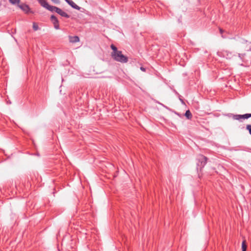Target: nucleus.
Returning <instances> with one entry per match:
<instances>
[{
  "label": "nucleus",
  "instance_id": "nucleus-15",
  "mask_svg": "<svg viewBox=\"0 0 251 251\" xmlns=\"http://www.w3.org/2000/svg\"><path fill=\"white\" fill-rule=\"evenodd\" d=\"M52 1H53L54 3H58L59 2V0H51Z\"/></svg>",
  "mask_w": 251,
  "mask_h": 251
},
{
  "label": "nucleus",
  "instance_id": "nucleus-19",
  "mask_svg": "<svg viewBox=\"0 0 251 251\" xmlns=\"http://www.w3.org/2000/svg\"><path fill=\"white\" fill-rule=\"evenodd\" d=\"M67 0H65V1H66Z\"/></svg>",
  "mask_w": 251,
  "mask_h": 251
},
{
  "label": "nucleus",
  "instance_id": "nucleus-4",
  "mask_svg": "<svg viewBox=\"0 0 251 251\" xmlns=\"http://www.w3.org/2000/svg\"><path fill=\"white\" fill-rule=\"evenodd\" d=\"M232 117L234 120L242 122V119H247L251 117V114L247 113L243 115L232 114Z\"/></svg>",
  "mask_w": 251,
  "mask_h": 251
},
{
  "label": "nucleus",
  "instance_id": "nucleus-1",
  "mask_svg": "<svg viewBox=\"0 0 251 251\" xmlns=\"http://www.w3.org/2000/svg\"><path fill=\"white\" fill-rule=\"evenodd\" d=\"M110 48L112 50L111 55L114 60L122 63L127 62L128 57L123 54L122 51L118 50L117 48L113 44L111 45Z\"/></svg>",
  "mask_w": 251,
  "mask_h": 251
},
{
  "label": "nucleus",
  "instance_id": "nucleus-11",
  "mask_svg": "<svg viewBox=\"0 0 251 251\" xmlns=\"http://www.w3.org/2000/svg\"><path fill=\"white\" fill-rule=\"evenodd\" d=\"M247 248V246L246 244V241L244 240L242 242V251H246Z\"/></svg>",
  "mask_w": 251,
  "mask_h": 251
},
{
  "label": "nucleus",
  "instance_id": "nucleus-10",
  "mask_svg": "<svg viewBox=\"0 0 251 251\" xmlns=\"http://www.w3.org/2000/svg\"><path fill=\"white\" fill-rule=\"evenodd\" d=\"M70 5L71 6H72L73 8H74V9H77V10H79L80 9V7L77 5H76L73 1H71V2H70Z\"/></svg>",
  "mask_w": 251,
  "mask_h": 251
},
{
  "label": "nucleus",
  "instance_id": "nucleus-5",
  "mask_svg": "<svg viewBox=\"0 0 251 251\" xmlns=\"http://www.w3.org/2000/svg\"><path fill=\"white\" fill-rule=\"evenodd\" d=\"M50 20L52 24H53L54 27L56 29H59V21L57 19V18L54 15H51L50 17Z\"/></svg>",
  "mask_w": 251,
  "mask_h": 251
},
{
  "label": "nucleus",
  "instance_id": "nucleus-14",
  "mask_svg": "<svg viewBox=\"0 0 251 251\" xmlns=\"http://www.w3.org/2000/svg\"><path fill=\"white\" fill-rule=\"evenodd\" d=\"M246 129L249 131V133L251 135V125H247Z\"/></svg>",
  "mask_w": 251,
  "mask_h": 251
},
{
  "label": "nucleus",
  "instance_id": "nucleus-13",
  "mask_svg": "<svg viewBox=\"0 0 251 251\" xmlns=\"http://www.w3.org/2000/svg\"><path fill=\"white\" fill-rule=\"evenodd\" d=\"M33 28L34 30H35V31L38 30L39 26L36 23L34 22L33 23Z\"/></svg>",
  "mask_w": 251,
  "mask_h": 251
},
{
  "label": "nucleus",
  "instance_id": "nucleus-18",
  "mask_svg": "<svg viewBox=\"0 0 251 251\" xmlns=\"http://www.w3.org/2000/svg\"><path fill=\"white\" fill-rule=\"evenodd\" d=\"M220 33H221V34H222V33H223V29H222L221 28H220Z\"/></svg>",
  "mask_w": 251,
  "mask_h": 251
},
{
  "label": "nucleus",
  "instance_id": "nucleus-12",
  "mask_svg": "<svg viewBox=\"0 0 251 251\" xmlns=\"http://www.w3.org/2000/svg\"><path fill=\"white\" fill-rule=\"evenodd\" d=\"M9 1L13 5H18L20 2V0H9Z\"/></svg>",
  "mask_w": 251,
  "mask_h": 251
},
{
  "label": "nucleus",
  "instance_id": "nucleus-2",
  "mask_svg": "<svg viewBox=\"0 0 251 251\" xmlns=\"http://www.w3.org/2000/svg\"><path fill=\"white\" fill-rule=\"evenodd\" d=\"M208 158L202 154H199L197 157L198 167H200V169L203 168L206 165Z\"/></svg>",
  "mask_w": 251,
  "mask_h": 251
},
{
  "label": "nucleus",
  "instance_id": "nucleus-16",
  "mask_svg": "<svg viewBox=\"0 0 251 251\" xmlns=\"http://www.w3.org/2000/svg\"><path fill=\"white\" fill-rule=\"evenodd\" d=\"M72 1V0H67L66 1L69 4H70V2H71Z\"/></svg>",
  "mask_w": 251,
  "mask_h": 251
},
{
  "label": "nucleus",
  "instance_id": "nucleus-17",
  "mask_svg": "<svg viewBox=\"0 0 251 251\" xmlns=\"http://www.w3.org/2000/svg\"><path fill=\"white\" fill-rule=\"evenodd\" d=\"M140 69L142 71H145V69L142 67H141Z\"/></svg>",
  "mask_w": 251,
  "mask_h": 251
},
{
  "label": "nucleus",
  "instance_id": "nucleus-3",
  "mask_svg": "<svg viewBox=\"0 0 251 251\" xmlns=\"http://www.w3.org/2000/svg\"><path fill=\"white\" fill-rule=\"evenodd\" d=\"M40 5L43 7L46 8L50 11L53 12L56 11V9L58 8L54 6H51L48 4L46 0H37Z\"/></svg>",
  "mask_w": 251,
  "mask_h": 251
},
{
  "label": "nucleus",
  "instance_id": "nucleus-7",
  "mask_svg": "<svg viewBox=\"0 0 251 251\" xmlns=\"http://www.w3.org/2000/svg\"><path fill=\"white\" fill-rule=\"evenodd\" d=\"M56 12L57 13H58V14H59L62 17H65L66 18H69L70 17L69 15H68L67 13L63 11V10H62V9H61L60 8H59L58 7L56 9Z\"/></svg>",
  "mask_w": 251,
  "mask_h": 251
},
{
  "label": "nucleus",
  "instance_id": "nucleus-8",
  "mask_svg": "<svg viewBox=\"0 0 251 251\" xmlns=\"http://www.w3.org/2000/svg\"><path fill=\"white\" fill-rule=\"evenodd\" d=\"M69 41L73 43H76L79 41V38L77 36H69Z\"/></svg>",
  "mask_w": 251,
  "mask_h": 251
},
{
  "label": "nucleus",
  "instance_id": "nucleus-9",
  "mask_svg": "<svg viewBox=\"0 0 251 251\" xmlns=\"http://www.w3.org/2000/svg\"><path fill=\"white\" fill-rule=\"evenodd\" d=\"M185 116L187 119L191 120L192 118V115L189 110L186 111L185 113Z\"/></svg>",
  "mask_w": 251,
  "mask_h": 251
},
{
  "label": "nucleus",
  "instance_id": "nucleus-6",
  "mask_svg": "<svg viewBox=\"0 0 251 251\" xmlns=\"http://www.w3.org/2000/svg\"><path fill=\"white\" fill-rule=\"evenodd\" d=\"M18 7L24 11L25 13H28L30 10L29 7L25 4H18Z\"/></svg>",
  "mask_w": 251,
  "mask_h": 251
}]
</instances>
